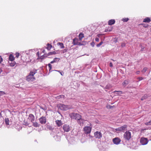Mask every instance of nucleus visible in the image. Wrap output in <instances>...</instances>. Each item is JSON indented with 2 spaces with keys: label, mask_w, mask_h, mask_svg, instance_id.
I'll use <instances>...</instances> for the list:
<instances>
[{
  "label": "nucleus",
  "mask_w": 151,
  "mask_h": 151,
  "mask_svg": "<svg viewBox=\"0 0 151 151\" xmlns=\"http://www.w3.org/2000/svg\"><path fill=\"white\" fill-rule=\"evenodd\" d=\"M116 92H117L118 93H117V94L118 95H120L123 93L121 91H115L113 92L114 93H115Z\"/></svg>",
  "instance_id": "nucleus-24"
},
{
  "label": "nucleus",
  "mask_w": 151,
  "mask_h": 151,
  "mask_svg": "<svg viewBox=\"0 0 151 151\" xmlns=\"http://www.w3.org/2000/svg\"><path fill=\"white\" fill-rule=\"evenodd\" d=\"M94 136L96 138L100 139L102 137V134L101 132L96 131L94 133Z\"/></svg>",
  "instance_id": "nucleus-7"
},
{
  "label": "nucleus",
  "mask_w": 151,
  "mask_h": 151,
  "mask_svg": "<svg viewBox=\"0 0 151 151\" xmlns=\"http://www.w3.org/2000/svg\"><path fill=\"white\" fill-rule=\"evenodd\" d=\"M112 141L114 144L117 145L120 143L121 140L118 137H115L113 139Z\"/></svg>",
  "instance_id": "nucleus-10"
},
{
  "label": "nucleus",
  "mask_w": 151,
  "mask_h": 151,
  "mask_svg": "<svg viewBox=\"0 0 151 151\" xmlns=\"http://www.w3.org/2000/svg\"><path fill=\"white\" fill-rule=\"evenodd\" d=\"M56 54V52L55 51H53L50 52L47 54V55H44L42 56H41L40 57V58L41 59H43L44 57H46L47 56H48L50 55H55Z\"/></svg>",
  "instance_id": "nucleus-8"
},
{
  "label": "nucleus",
  "mask_w": 151,
  "mask_h": 151,
  "mask_svg": "<svg viewBox=\"0 0 151 151\" xmlns=\"http://www.w3.org/2000/svg\"><path fill=\"white\" fill-rule=\"evenodd\" d=\"M9 64L10 66L13 67L16 64V63L15 62H13L10 63Z\"/></svg>",
  "instance_id": "nucleus-27"
},
{
  "label": "nucleus",
  "mask_w": 151,
  "mask_h": 151,
  "mask_svg": "<svg viewBox=\"0 0 151 151\" xmlns=\"http://www.w3.org/2000/svg\"><path fill=\"white\" fill-rule=\"evenodd\" d=\"M16 55V57L18 58L19 56V53L18 52H17L15 54Z\"/></svg>",
  "instance_id": "nucleus-39"
},
{
  "label": "nucleus",
  "mask_w": 151,
  "mask_h": 151,
  "mask_svg": "<svg viewBox=\"0 0 151 151\" xmlns=\"http://www.w3.org/2000/svg\"><path fill=\"white\" fill-rule=\"evenodd\" d=\"M57 45L60 46L61 48H63L64 47L63 43L62 42H58Z\"/></svg>",
  "instance_id": "nucleus-21"
},
{
  "label": "nucleus",
  "mask_w": 151,
  "mask_h": 151,
  "mask_svg": "<svg viewBox=\"0 0 151 151\" xmlns=\"http://www.w3.org/2000/svg\"><path fill=\"white\" fill-rule=\"evenodd\" d=\"M109 66L110 67H113V65L112 63L111 62L109 64Z\"/></svg>",
  "instance_id": "nucleus-45"
},
{
  "label": "nucleus",
  "mask_w": 151,
  "mask_h": 151,
  "mask_svg": "<svg viewBox=\"0 0 151 151\" xmlns=\"http://www.w3.org/2000/svg\"><path fill=\"white\" fill-rule=\"evenodd\" d=\"M114 106H111L110 105H109V108L110 109H111V108H113V107H114Z\"/></svg>",
  "instance_id": "nucleus-47"
},
{
  "label": "nucleus",
  "mask_w": 151,
  "mask_h": 151,
  "mask_svg": "<svg viewBox=\"0 0 151 151\" xmlns=\"http://www.w3.org/2000/svg\"><path fill=\"white\" fill-rule=\"evenodd\" d=\"M48 128H49V129H50V130H52L53 129L50 126H48Z\"/></svg>",
  "instance_id": "nucleus-41"
},
{
  "label": "nucleus",
  "mask_w": 151,
  "mask_h": 151,
  "mask_svg": "<svg viewBox=\"0 0 151 151\" xmlns=\"http://www.w3.org/2000/svg\"><path fill=\"white\" fill-rule=\"evenodd\" d=\"M6 93L3 91H0V96L6 94Z\"/></svg>",
  "instance_id": "nucleus-33"
},
{
  "label": "nucleus",
  "mask_w": 151,
  "mask_h": 151,
  "mask_svg": "<svg viewBox=\"0 0 151 151\" xmlns=\"http://www.w3.org/2000/svg\"><path fill=\"white\" fill-rule=\"evenodd\" d=\"M140 142L142 145H145L148 143V140L147 138L142 137L140 139Z\"/></svg>",
  "instance_id": "nucleus-4"
},
{
  "label": "nucleus",
  "mask_w": 151,
  "mask_h": 151,
  "mask_svg": "<svg viewBox=\"0 0 151 151\" xmlns=\"http://www.w3.org/2000/svg\"><path fill=\"white\" fill-rule=\"evenodd\" d=\"M55 122L58 127H60L62 124L61 120H57L55 121Z\"/></svg>",
  "instance_id": "nucleus-18"
},
{
  "label": "nucleus",
  "mask_w": 151,
  "mask_h": 151,
  "mask_svg": "<svg viewBox=\"0 0 151 151\" xmlns=\"http://www.w3.org/2000/svg\"><path fill=\"white\" fill-rule=\"evenodd\" d=\"M147 67L144 68L142 70V72L143 73H145L147 70Z\"/></svg>",
  "instance_id": "nucleus-34"
},
{
  "label": "nucleus",
  "mask_w": 151,
  "mask_h": 151,
  "mask_svg": "<svg viewBox=\"0 0 151 151\" xmlns=\"http://www.w3.org/2000/svg\"><path fill=\"white\" fill-rule=\"evenodd\" d=\"M60 58H55L54 59V60L55 61V63H57V62H58L59 60H60Z\"/></svg>",
  "instance_id": "nucleus-30"
},
{
  "label": "nucleus",
  "mask_w": 151,
  "mask_h": 151,
  "mask_svg": "<svg viewBox=\"0 0 151 151\" xmlns=\"http://www.w3.org/2000/svg\"><path fill=\"white\" fill-rule=\"evenodd\" d=\"M91 124H90V126H91Z\"/></svg>",
  "instance_id": "nucleus-56"
},
{
  "label": "nucleus",
  "mask_w": 151,
  "mask_h": 151,
  "mask_svg": "<svg viewBox=\"0 0 151 151\" xmlns=\"http://www.w3.org/2000/svg\"><path fill=\"white\" fill-rule=\"evenodd\" d=\"M129 20V19L128 18H125L122 19V21L123 22H127Z\"/></svg>",
  "instance_id": "nucleus-26"
},
{
  "label": "nucleus",
  "mask_w": 151,
  "mask_h": 151,
  "mask_svg": "<svg viewBox=\"0 0 151 151\" xmlns=\"http://www.w3.org/2000/svg\"><path fill=\"white\" fill-rule=\"evenodd\" d=\"M45 50H43L42 51V52L43 53H45Z\"/></svg>",
  "instance_id": "nucleus-51"
},
{
  "label": "nucleus",
  "mask_w": 151,
  "mask_h": 151,
  "mask_svg": "<svg viewBox=\"0 0 151 151\" xmlns=\"http://www.w3.org/2000/svg\"><path fill=\"white\" fill-rule=\"evenodd\" d=\"M144 48H142L141 49V51H142L143 50H144Z\"/></svg>",
  "instance_id": "nucleus-52"
},
{
  "label": "nucleus",
  "mask_w": 151,
  "mask_h": 151,
  "mask_svg": "<svg viewBox=\"0 0 151 151\" xmlns=\"http://www.w3.org/2000/svg\"><path fill=\"white\" fill-rule=\"evenodd\" d=\"M3 61V59L0 56V63H1Z\"/></svg>",
  "instance_id": "nucleus-42"
},
{
  "label": "nucleus",
  "mask_w": 151,
  "mask_h": 151,
  "mask_svg": "<svg viewBox=\"0 0 151 151\" xmlns=\"http://www.w3.org/2000/svg\"><path fill=\"white\" fill-rule=\"evenodd\" d=\"M126 45V44L125 43L122 42L121 43V46L122 47H125Z\"/></svg>",
  "instance_id": "nucleus-38"
},
{
  "label": "nucleus",
  "mask_w": 151,
  "mask_h": 151,
  "mask_svg": "<svg viewBox=\"0 0 151 151\" xmlns=\"http://www.w3.org/2000/svg\"><path fill=\"white\" fill-rule=\"evenodd\" d=\"M47 47L46 48L48 50H50L51 48L52 47V45L50 44H47Z\"/></svg>",
  "instance_id": "nucleus-25"
},
{
  "label": "nucleus",
  "mask_w": 151,
  "mask_h": 151,
  "mask_svg": "<svg viewBox=\"0 0 151 151\" xmlns=\"http://www.w3.org/2000/svg\"><path fill=\"white\" fill-rule=\"evenodd\" d=\"M115 22L114 19H110L109 20L108 22V24L110 25H111L114 24Z\"/></svg>",
  "instance_id": "nucleus-16"
},
{
  "label": "nucleus",
  "mask_w": 151,
  "mask_h": 151,
  "mask_svg": "<svg viewBox=\"0 0 151 151\" xmlns=\"http://www.w3.org/2000/svg\"><path fill=\"white\" fill-rule=\"evenodd\" d=\"M28 119L32 122L35 121V117L33 115L31 114L29 115Z\"/></svg>",
  "instance_id": "nucleus-12"
},
{
  "label": "nucleus",
  "mask_w": 151,
  "mask_h": 151,
  "mask_svg": "<svg viewBox=\"0 0 151 151\" xmlns=\"http://www.w3.org/2000/svg\"><path fill=\"white\" fill-rule=\"evenodd\" d=\"M38 53H39V52H37V54H38Z\"/></svg>",
  "instance_id": "nucleus-55"
},
{
  "label": "nucleus",
  "mask_w": 151,
  "mask_h": 151,
  "mask_svg": "<svg viewBox=\"0 0 151 151\" xmlns=\"http://www.w3.org/2000/svg\"><path fill=\"white\" fill-rule=\"evenodd\" d=\"M1 69H0V73H1Z\"/></svg>",
  "instance_id": "nucleus-54"
},
{
  "label": "nucleus",
  "mask_w": 151,
  "mask_h": 151,
  "mask_svg": "<svg viewBox=\"0 0 151 151\" xmlns=\"http://www.w3.org/2000/svg\"><path fill=\"white\" fill-rule=\"evenodd\" d=\"M37 70L34 69L30 71L29 75L26 77V80L29 82H32L35 80L34 75L37 73Z\"/></svg>",
  "instance_id": "nucleus-1"
},
{
  "label": "nucleus",
  "mask_w": 151,
  "mask_h": 151,
  "mask_svg": "<svg viewBox=\"0 0 151 151\" xmlns=\"http://www.w3.org/2000/svg\"><path fill=\"white\" fill-rule=\"evenodd\" d=\"M131 133L129 131H126L124 134V138L125 140L129 141L131 138Z\"/></svg>",
  "instance_id": "nucleus-3"
},
{
  "label": "nucleus",
  "mask_w": 151,
  "mask_h": 151,
  "mask_svg": "<svg viewBox=\"0 0 151 151\" xmlns=\"http://www.w3.org/2000/svg\"><path fill=\"white\" fill-rule=\"evenodd\" d=\"M144 78L142 77H140L137 78V79H138L139 81H141Z\"/></svg>",
  "instance_id": "nucleus-40"
},
{
  "label": "nucleus",
  "mask_w": 151,
  "mask_h": 151,
  "mask_svg": "<svg viewBox=\"0 0 151 151\" xmlns=\"http://www.w3.org/2000/svg\"><path fill=\"white\" fill-rule=\"evenodd\" d=\"M48 67L49 69V71H50L52 69V65L50 63H49L48 64Z\"/></svg>",
  "instance_id": "nucleus-37"
},
{
  "label": "nucleus",
  "mask_w": 151,
  "mask_h": 151,
  "mask_svg": "<svg viewBox=\"0 0 151 151\" xmlns=\"http://www.w3.org/2000/svg\"><path fill=\"white\" fill-rule=\"evenodd\" d=\"M55 63V61L53 60V61H51L50 62V63H51V64H52V63Z\"/></svg>",
  "instance_id": "nucleus-48"
},
{
  "label": "nucleus",
  "mask_w": 151,
  "mask_h": 151,
  "mask_svg": "<svg viewBox=\"0 0 151 151\" xmlns=\"http://www.w3.org/2000/svg\"><path fill=\"white\" fill-rule=\"evenodd\" d=\"M58 72H60V74H61V75L62 76H63V74L61 72H60L59 71H58Z\"/></svg>",
  "instance_id": "nucleus-50"
},
{
  "label": "nucleus",
  "mask_w": 151,
  "mask_h": 151,
  "mask_svg": "<svg viewBox=\"0 0 151 151\" xmlns=\"http://www.w3.org/2000/svg\"><path fill=\"white\" fill-rule=\"evenodd\" d=\"M103 42L101 41L100 43H99V44H98L97 45V47H100L101 45H102V44L103 43Z\"/></svg>",
  "instance_id": "nucleus-35"
},
{
  "label": "nucleus",
  "mask_w": 151,
  "mask_h": 151,
  "mask_svg": "<svg viewBox=\"0 0 151 151\" xmlns=\"http://www.w3.org/2000/svg\"><path fill=\"white\" fill-rule=\"evenodd\" d=\"M128 81L127 80H125L122 83V85L124 86H125L126 85L128 84Z\"/></svg>",
  "instance_id": "nucleus-29"
},
{
  "label": "nucleus",
  "mask_w": 151,
  "mask_h": 151,
  "mask_svg": "<svg viewBox=\"0 0 151 151\" xmlns=\"http://www.w3.org/2000/svg\"><path fill=\"white\" fill-rule=\"evenodd\" d=\"M63 130L65 132H68L70 130V128L69 125L64 124L63 127Z\"/></svg>",
  "instance_id": "nucleus-11"
},
{
  "label": "nucleus",
  "mask_w": 151,
  "mask_h": 151,
  "mask_svg": "<svg viewBox=\"0 0 151 151\" xmlns=\"http://www.w3.org/2000/svg\"><path fill=\"white\" fill-rule=\"evenodd\" d=\"M29 123L27 121L24 120V125L25 126H28L29 125Z\"/></svg>",
  "instance_id": "nucleus-28"
},
{
  "label": "nucleus",
  "mask_w": 151,
  "mask_h": 151,
  "mask_svg": "<svg viewBox=\"0 0 151 151\" xmlns=\"http://www.w3.org/2000/svg\"><path fill=\"white\" fill-rule=\"evenodd\" d=\"M64 52H66L67 51V50L66 49H64Z\"/></svg>",
  "instance_id": "nucleus-53"
},
{
  "label": "nucleus",
  "mask_w": 151,
  "mask_h": 151,
  "mask_svg": "<svg viewBox=\"0 0 151 151\" xmlns=\"http://www.w3.org/2000/svg\"><path fill=\"white\" fill-rule=\"evenodd\" d=\"M127 127V125H125L121 127L116 129L115 130L116 131L119 132L123 131L126 130Z\"/></svg>",
  "instance_id": "nucleus-6"
},
{
  "label": "nucleus",
  "mask_w": 151,
  "mask_h": 151,
  "mask_svg": "<svg viewBox=\"0 0 151 151\" xmlns=\"http://www.w3.org/2000/svg\"><path fill=\"white\" fill-rule=\"evenodd\" d=\"M151 21V19L150 18L148 17H147L144 19L143 22L145 23H149Z\"/></svg>",
  "instance_id": "nucleus-17"
},
{
  "label": "nucleus",
  "mask_w": 151,
  "mask_h": 151,
  "mask_svg": "<svg viewBox=\"0 0 151 151\" xmlns=\"http://www.w3.org/2000/svg\"><path fill=\"white\" fill-rule=\"evenodd\" d=\"M84 34L82 33H81L79 35V40L81 41L82 39L84 37Z\"/></svg>",
  "instance_id": "nucleus-20"
},
{
  "label": "nucleus",
  "mask_w": 151,
  "mask_h": 151,
  "mask_svg": "<svg viewBox=\"0 0 151 151\" xmlns=\"http://www.w3.org/2000/svg\"><path fill=\"white\" fill-rule=\"evenodd\" d=\"M32 123H33V125L34 127H37L39 126V124L37 122H33Z\"/></svg>",
  "instance_id": "nucleus-22"
},
{
  "label": "nucleus",
  "mask_w": 151,
  "mask_h": 151,
  "mask_svg": "<svg viewBox=\"0 0 151 151\" xmlns=\"http://www.w3.org/2000/svg\"><path fill=\"white\" fill-rule=\"evenodd\" d=\"M9 59L10 61H13L14 60V58L12 55L10 54L9 57Z\"/></svg>",
  "instance_id": "nucleus-19"
},
{
  "label": "nucleus",
  "mask_w": 151,
  "mask_h": 151,
  "mask_svg": "<svg viewBox=\"0 0 151 151\" xmlns=\"http://www.w3.org/2000/svg\"><path fill=\"white\" fill-rule=\"evenodd\" d=\"M141 24L142 25L143 27L146 28L148 26V24Z\"/></svg>",
  "instance_id": "nucleus-32"
},
{
  "label": "nucleus",
  "mask_w": 151,
  "mask_h": 151,
  "mask_svg": "<svg viewBox=\"0 0 151 151\" xmlns=\"http://www.w3.org/2000/svg\"><path fill=\"white\" fill-rule=\"evenodd\" d=\"M91 45L93 46V47L94 45V43L93 42H92L91 43Z\"/></svg>",
  "instance_id": "nucleus-44"
},
{
  "label": "nucleus",
  "mask_w": 151,
  "mask_h": 151,
  "mask_svg": "<svg viewBox=\"0 0 151 151\" xmlns=\"http://www.w3.org/2000/svg\"><path fill=\"white\" fill-rule=\"evenodd\" d=\"M145 124L146 125H150L151 124V120H150L149 122H146L145 123Z\"/></svg>",
  "instance_id": "nucleus-31"
},
{
  "label": "nucleus",
  "mask_w": 151,
  "mask_h": 151,
  "mask_svg": "<svg viewBox=\"0 0 151 151\" xmlns=\"http://www.w3.org/2000/svg\"><path fill=\"white\" fill-rule=\"evenodd\" d=\"M95 41L97 42H99V38L97 37L95 39Z\"/></svg>",
  "instance_id": "nucleus-43"
},
{
  "label": "nucleus",
  "mask_w": 151,
  "mask_h": 151,
  "mask_svg": "<svg viewBox=\"0 0 151 151\" xmlns=\"http://www.w3.org/2000/svg\"><path fill=\"white\" fill-rule=\"evenodd\" d=\"M65 96L64 95H60L59 96H56L55 98L57 99H59L61 98H63L64 99Z\"/></svg>",
  "instance_id": "nucleus-23"
},
{
  "label": "nucleus",
  "mask_w": 151,
  "mask_h": 151,
  "mask_svg": "<svg viewBox=\"0 0 151 151\" xmlns=\"http://www.w3.org/2000/svg\"><path fill=\"white\" fill-rule=\"evenodd\" d=\"M5 122V123L6 125H9V120L8 119H6Z\"/></svg>",
  "instance_id": "nucleus-36"
},
{
  "label": "nucleus",
  "mask_w": 151,
  "mask_h": 151,
  "mask_svg": "<svg viewBox=\"0 0 151 151\" xmlns=\"http://www.w3.org/2000/svg\"><path fill=\"white\" fill-rule=\"evenodd\" d=\"M140 73V71H137L136 72V74L138 75Z\"/></svg>",
  "instance_id": "nucleus-46"
},
{
  "label": "nucleus",
  "mask_w": 151,
  "mask_h": 151,
  "mask_svg": "<svg viewBox=\"0 0 151 151\" xmlns=\"http://www.w3.org/2000/svg\"><path fill=\"white\" fill-rule=\"evenodd\" d=\"M73 43L74 45H81L80 42H78V40L77 38H75L73 39Z\"/></svg>",
  "instance_id": "nucleus-14"
},
{
  "label": "nucleus",
  "mask_w": 151,
  "mask_h": 151,
  "mask_svg": "<svg viewBox=\"0 0 151 151\" xmlns=\"http://www.w3.org/2000/svg\"><path fill=\"white\" fill-rule=\"evenodd\" d=\"M70 116L71 119L78 120L82 117V116L79 114L76 113H72L70 114Z\"/></svg>",
  "instance_id": "nucleus-2"
},
{
  "label": "nucleus",
  "mask_w": 151,
  "mask_h": 151,
  "mask_svg": "<svg viewBox=\"0 0 151 151\" xmlns=\"http://www.w3.org/2000/svg\"><path fill=\"white\" fill-rule=\"evenodd\" d=\"M39 121L41 124H45L46 122V118L45 117L42 116L39 119Z\"/></svg>",
  "instance_id": "nucleus-13"
},
{
  "label": "nucleus",
  "mask_w": 151,
  "mask_h": 151,
  "mask_svg": "<svg viewBox=\"0 0 151 151\" xmlns=\"http://www.w3.org/2000/svg\"><path fill=\"white\" fill-rule=\"evenodd\" d=\"M101 35V34H98L97 35V36L98 37H100V36Z\"/></svg>",
  "instance_id": "nucleus-49"
},
{
  "label": "nucleus",
  "mask_w": 151,
  "mask_h": 151,
  "mask_svg": "<svg viewBox=\"0 0 151 151\" xmlns=\"http://www.w3.org/2000/svg\"><path fill=\"white\" fill-rule=\"evenodd\" d=\"M92 127H90L86 126L83 128L84 133L86 134H88L91 133Z\"/></svg>",
  "instance_id": "nucleus-5"
},
{
  "label": "nucleus",
  "mask_w": 151,
  "mask_h": 151,
  "mask_svg": "<svg viewBox=\"0 0 151 151\" xmlns=\"http://www.w3.org/2000/svg\"><path fill=\"white\" fill-rule=\"evenodd\" d=\"M59 107L61 110H66L68 109V106L67 105L62 104H60L59 105Z\"/></svg>",
  "instance_id": "nucleus-9"
},
{
  "label": "nucleus",
  "mask_w": 151,
  "mask_h": 151,
  "mask_svg": "<svg viewBox=\"0 0 151 151\" xmlns=\"http://www.w3.org/2000/svg\"><path fill=\"white\" fill-rule=\"evenodd\" d=\"M84 120L82 119L81 117L77 120V122L81 126H83Z\"/></svg>",
  "instance_id": "nucleus-15"
}]
</instances>
